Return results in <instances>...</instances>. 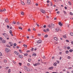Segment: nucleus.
I'll return each mask as SVG.
<instances>
[{
	"instance_id": "nucleus-1",
	"label": "nucleus",
	"mask_w": 73,
	"mask_h": 73,
	"mask_svg": "<svg viewBox=\"0 0 73 73\" xmlns=\"http://www.w3.org/2000/svg\"><path fill=\"white\" fill-rule=\"evenodd\" d=\"M5 51L7 53H8L10 51V49H9V48H6L5 49Z\"/></svg>"
},
{
	"instance_id": "nucleus-2",
	"label": "nucleus",
	"mask_w": 73,
	"mask_h": 73,
	"mask_svg": "<svg viewBox=\"0 0 73 73\" xmlns=\"http://www.w3.org/2000/svg\"><path fill=\"white\" fill-rule=\"evenodd\" d=\"M25 68L26 70L27 71H28V72H29V71H30V70H29V69L27 67H25Z\"/></svg>"
},
{
	"instance_id": "nucleus-3",
	"label": "nucleus",
	"mask_w": 73,
	"mask_h": 73,
	"mask_svg": "<svg viewBox=\"0 0 73 73\" xmlns=\"http://www.w3.org/2000/svg\"><path fill=\"white\" fill-rule=\"evenodd\" d=\"M42 42V41L41 40H39L36 42V43H38V44H40Z\"/></svg>"
},
{
	"instance_id": "nucleus-4",
	"label": "nucleus",
	"mask_w": 73,
	"mask_h": 73,
	"mask_svg": "<svg viewBox=\"0 0 73 73\" xmlns=\"http://www.w3.org/2000/svg\"><path fill=\"white\" fill-rule=\"evenodd\" d=\"M41 12L43 13H45V10L42 9L41 10Z\"/></svg>"
},
{
	"instance_id": "nucleus-5",
	"label": "nucleus",
	"mask_w": 73,
	"mask_h": 73,
	"mask_svg": "<svg viewBox=\"0 0 73 73\" xmlns=\"http://www.w3.org/2000/svg\"><path fill=\"white\" fill-rule=\"evenodd\" d=\"M58 24L60 25V27H62V24H61V22H59L58 23Z\"/></svg>"
},
{
	"instance_id": "nucleus-6",
	"label": "nucleus",
	"mask_w": 73,
	"mask_h": 73,
	"mask_svg": "<svg viewBox=\"0 0 73 73\" xmlns=\"http://www.w3.org/2000/svg\"><path fill=\"white\" fill-rule=\"evenodd\" d=\"M31 3V1L30 0H28L27 3L28 4H30V3Z\"/></svg>"
},
{
	"instance_id": "nucleus-7",
	"label": "nucleus",
	"mask_w": 73,
	"mask_h": 73,
	"mask_svg": "<svg viewBox=\"0 0 73 73\" xmlns=\"http://www.w3.org/2000/svg\"><path fill=\"white\" fill-rule=\"evenodd\" d=\"M5 37H6V38L8 37V34L6 33V34L5 35Z\"/></svg>"
},
{
	"instance_id": "nucleus-8",
	"label": "nucleus",
	"mask_w": 73,
	"mask_h": 73,
	"mask_svg": "<svg viewBox=\"0 0 73 73\" xmlns=\"http://www.w3.org/2000/svg\"><path fill=\"white\" fill-rule=\"evenodd\" d=\"M5 21L6 23H8L9 22V21L8 20V18H7L6 19H5Z\"/></svg>"
},
{
	"instance_id": "nucleus-9",
	"label": "nucleus",
	"mask_w": 73,
	"mask_h": 73,
	"mask_svg": "<svg viewBox=\"0 0 73 73\" xmlns=\"http://www.w3.org/2000/svg\"><path fill=\"white\" fill-rule=\"evenodd\" d=\"M55 31H56L57 32H58L59 31V28H56L55 29Z\"/></svg>"
},
{
	"instance_id": "nucleus-10",
	"label": "nucleus",
	"mask_w": 73,
	"mask_h": 73,
	"mask_svg": "<svg viewBox=\"0 0 73 73\" xmlns=\"http://www.w3.org/2000/svg\"><path fill=\"white\" fill-rule=\"evenodd\" d=\"M53 69V67L52 66L50 67H49L48 68V69L49 70H50V69Z\"/></svg>"
},
{
	"instance_id": "nucleus-11",
	"label": "nucleus",
	"mask_w": 73,
	"mask_h": 73,
	"mask_svg": "<svg viewBox=\"0 0 73 73\" xmlns=\"http://www.w3.org/2000/svg\"><path fill=\"white\" fill-rule=\"evenodd\" d=\"M29 17H30V19H32L33 18V16H32V15H29Z\"/></svg>"
},
{
	"instance_id": "nucleus-12",
	"label": "nucleus",
	"mask_w": 73,
	"mask_h": 73,
	"mask_svg": "<svg viewBox=\"0 0 73 73\" xmlns=\"http://www.w3.org/2000/svg\"><path fill=\"white\" fill-rule=\"evenodd\" d=\"M51 27L52 28H54V24H53L52 23H51Z\"/></svg>"
},
{
	"instance_id": "nucleus-13",
	"label": "nucleus",
	"mask_w": 73,
	"mask_h": 73,
	"mask_svg": "<svg viewBox=\"0 0 73 73\" xmlns=\"http://www.w3.org/2000/svg\"><path fill=\"white\" fill-rule=\"evenodd\" d=\"M6 42V41H5V40L4 39L2 41L3 43H5Z\"/></svg>"
},
{
	"instance_id": "nucleus-14",
	"label": "nucleus",
	"mask_w": 73,
	"mask_h": 73,
	"mask_svg": "<svg viewBox=\"0 0 73 73\" xmlns=\"http://www.w3.org/2000/svg\"><path fill=\"white\" fill-rule=\"evenodd\" d=\"M57 63L56 62L54 63L53 64V65H54V66H57Z\"/></svg>"
},
{
	"instance_id": "nucleus-15",
	"label": "nucleus",
	"mask_w": 73,
	"mask_h": 73,
	"mask_svg": "<svg viewBox=\"0 0 73 73\" xmlns=\"http://www.w3.org/2000/svg\"><path fill=\"white\" fill-rule=\"evenodd\" d=\"M54 39L56 40V41H57L58 40V39L56 37H54Z\"/></svg>"
},
{
	"instance_id": "nucleus-16",
	"label": "nucleus",
	"mask_w": 73,
	"mask_h": 73,
	"mask_svg": "<svg viewBox=\"0 0 73 73\" xmlns=\"http://www.w3.org/2000/svg\"><path fill=\"white\" fill-rule=\"evenodd\" d=\"M23 46L25 48H27V45L26 44H23Z\"/></svg>"
},
{
	"instance_id": "nucleus-17",
	"label": "nucleus",
	"mask_w": 73,
	"mask_h": 73,
	"mask_svg": "<svg viewBox=\"0 0 73 73\" xmlns=\"http://www.w3.org/2000/svg\"><path fill=\"white\" fill-rule=\"evenodd\" d=\"M36 54L35 53H34L33 55V56H36Z\"/></svg>"
},
{
	"instance_id": "nucleus-18",
	"label": "nucleus",
	"mask_w": 73,
	"mask_h": 73,
	"mask_svg": "<svg viewBox=\"0 0 73 73\" xmlns=\"http://www.w3.org/2000/svg\"><path fill=\"white\" fill-rule=\"evenodd\" d=\"M21 3L22 5H24V4H25L22 1H21Z\"/></svg>"
},
{
	"instance_id": "nucleus-19",
	"label": "nucleus",
	"mask_w": 73,
	"mask_h": 73,
	"mask_svg": "<svg viewBox=\"0 0 73 73\" xmlns=\"http://www.w3.org/2000/svg\"><path fill=\"white\" fill-rule=\"evenodd\" d=\"M19 57L20 58H23V56H21V55H19Z\"/></svg>"
},
{
	"instance_id": "nucleus-20",
	"label": "nucleus",
	"mask_w": 73,
	"mask_h": 73,
	"mask_svg": "<svg viewBox=\"0 0 73 73\" xmlns=\"http://www.w3.org/2000/svg\"><path fill=\"white\" fill-rule=\"evenodd\" d=\"M69 52H73V49H70L69 50Z\"/></svg>"
},
{
	"instance_id": "nucleus-21",
	"label": "nucleus",
	"mask_w": 73,
	"mask_h": 73,
	"mask_svg": "<svg viewBox=\"0 0 73 73\" xmlns=\"http://www.w3.org/2000/svg\"><path fill=\"white\" fill-rule=\"evenodd\" d=\"M16 24V21H14L12 23V24Z\"/></svg>"
},
{
	"instance_id": "nucleus-22",
	"label": "nucleus",
	"mask_w": 73,
	"mask_h": 73,
	"mask_svg": "<svg viewBox=\"0 0 73 73\" xmlns=\"http://www.w3.org/2000/svg\"><path fill=\"white\" fill-rule=\"evenodd\" d=\"M19 29H21V30H22V29H23V28H22L21 27H19Z\"/></svg>"
},
{
	"instance_id": "nucleus-23",
	"label": "nucleus",
	"mask_w": 73,
	"mask_h": 73,
	"mask_svg": "<svg viewBox=\"0 0 73 73\" xmlns=\"http://www.w3.org/2000/svg\"><path fill=\"white\" fill-rule=\"evenodd\" d=\"M36 25H37L38 27H40V25H39L38 24H37V23H36Z\"/></svg>"
},
{
	"instance_id": "nucleus-24",
	"label": "nucleus",
	"mask_w": 73,
	"mask_h": 73,
	"mask_svg": "<svg viewBox=\"0 0 73 73\" xmlns=\"http://www.w3.org/2000/svg\"><path fill=\"white\" fill-rule=\"evenodd\" d=\"M44 37L45 38H46V37H48V35H46L44 36Z\"/></svg>"
},
{
	"instance_id": "nucleus-25",
	"label": "nucleus",
	"mask_w": 73,
	"mask_h": 73,
	"mask_svg": "<svg viewBox=\"0 0 73 73\" xmlns=\"http://www.w3.org/2000/svg\"><path fill=\"white\" fill-rule=\"evenodd\" d=\"M24 55L25 56H27V55H28V54L26 53V54H24Z\"/></svg>"
},
{
	"instance_id": "nucleus-26",
	"label": "nucleus",
	"mask_w": 73,
	"mask_h": 73,
	"mask_svg": "<svg viewBox=\"0 0 73 73\" xmlns=\"http://www.w3.org/2000/svg\"><path fill=\"white\" fill-rule=\"evenodd\" d=\"M9 32L10 34H12V31L11 30H10Z\"/></svg>"
},
{
	"instance_id": "nucleus-27",
	"label": "nucleus",
	"mask_w": 73,
	"mask_h": 73,
	"mask_svg": "<svg viewBox=\"0 0 73 73\" xmlns=\"http://www.w3.org/2000/svg\"><path fill=\"white\" fill-rule=\"evenodd\" d=\"M28 61L29 62H30L31 61V59H29L28 60Z\"/></svg>"
},
{
	"instance_id": "nucleus-28",
	"label": "nucleus",
	"mask_w": 73,
	"mask_h": 73,
	"mask_svg": "<svg viewBox=\"0 0 73 73\" xmlns=\"http://www.w3.org/2000/svg\"><path fill=\"white\" fill-rule=\"evenodd\" d=\"M21 15H24V12H22L21 13Z\"/></svg>"
},
{
	"instance_id": "nucleus-29",
	"label": "nucleus",
	"mask_w": 73,
	"mask_h": 73,
	"mask_svg": "<svg viewBox=\"0 0 73 73\" xmlns=\"http://www.w3.org/2000/svg\"><path fill=\"white\" fill-rule=\"evenodd\" d=\"M70 49V47L69 46L67 47V49L69 50Z\"/></svg>"
},
{
	"instance_id": "nucleus-30",
	"label": "nucleus",
	"mask_w": 73,
	"mask_h": 73,
	"mask_svg": "<svg viewBox=\"0 0 73 73\" xmlns=\"http://www.w3.org/2000/svg\"><path fill=\"white\" fill-rule=\"evenodd\" d=\"M19 51L20 53H22L23 52H22V51H21V50H19Z\"/></svg>"
},
{
	"instance_id": "nucleus-31",
	"label": "nucleus",
	"mask_w": 73,
	"mask_h": 73,
	"mask_svg": "<svg viewBox=\"0 0 73 73\" xmlns=\"http://www.w3.org/2000/svg\"><path fill=\"white\" fill-rule=\"evenodd\" d=\"M8 72L9 73L10 72H11V69H9V70Z\"/></svg>"
},
{
	"instance_id": "nucleus-32",
	"label": "nucleus",
	"mask_w": 73,
	"mask_h": 73,
	"mask_svg": "<svg viewBox=\"0 0 73 73\" xmlns=\"http://www.w3.org/2000/svg\"><path fill=\"white\" fill-rule=\"evenodd\" d=\"M70 35H71V36H73V33H70Z\"/></svg>"
},
{
	"instance_id": "nucleus-33",
	"label": "nucleus",
	"mask_w": 73,
	"mask_h": 73,
	"mask_svg": "<svg viewBox=\"0 0 73 73\" xmlns=\"http://www.w3.org/2000/svg\"><path fill=\"white\" fill-rule=\"evenodd\" d=\"M66 53H67V54H68V53H69V51L67 50L66 52Z\"/></svg>"
},
{
	"instance_id": "nucleus-34",
	"label": "nucleus",
	"mask_w": 73,
	"mask_h": 73,
	"mask_svg": "<svg viewBox=\"0 0 73 73\" xmlns=\"http://www.w3.org/2000/svg\"><path fill=\"white\" fill-rule=\"evenodd\" d=\"M50 3L51 4L50 6H51V7H52V5H52V2H50Z\"/></svg>"
},
{
	"instance_id": "nucleus-35",
	"label": "nucleus",
	"mask_w": 73,
	"mask_h": 73,
	"mask_svg": "<svg viewBox=\"0 0 73 73\" xmlns=\"http://www.w3.org/2000/svg\"><path fill=\"white\" fill-rule=\"evenodd\" d=\"M68 3L70 5H72V3H71L70 1L68 2Z\"/></svg>"
},
{
	"instance_id": "nucleus-36",
	"label": "nucleus",
	"mask_w": 73,
	"mask_h": 73,
	"mask_svg": "<svg viewBox=\"0 0 73 73\" xmlns=\"http://www.w3.org/2000/svg\"><path fill=\"white\" fill-rule=\"evenodd\" d=\"M33 65L35 66H37V64L36 63L35 64H34Z\"/></svg>"
},
{
	"instance_id": "nucleus-37",
	"label": "nucleus",
	"mask_w": 73,
	"mask_h": 73,
	"mask_svg": "<svg viewBox=\"0 0 73 73\" xmlns=\"http://www.w3.org/2000/svg\"><path fill=\"white\" fill-rule=\"evenodd\" d=\"M44 32H46V29H44L43 30Z\"/></svg>"
},
{
	"instance_id": "nucleus-38",
	"label": "nucleus",
	"mask_w": 73,
	"mask_h": 73,
	"mask_svg": "<svg viewBox=\"0 0 73 73\" xmlns=\"http://www.w3.org/2000/svg\"><path fill=\"white\" fill-rule=\"evenodd\" d=\"M13 45H14V46H16V45H17V44H16V43H14L13 44Z\"/></svg>"
},
{
	"instance_id": "nucleus-39",
	"label": "nucleus",
	"mask_w": 73,
	"mask_h": 73,
	"mask_svg": "<svg viewBox=\"0 0 73 73\" xmlns=\"http://www.w3.org/2000/svg\"><path fill=\"white\" fill-rule=\"evenodd\" d=\"M70 15H73V13H72V12H70Z\"/></svg>"
},
{
	"instance_id": "nucleus-40",
	"label": "nucleus",
	"mask_w": 73,
	"mask_h": 73,
	"mask_svg": "<svg viewBox=\"0 0 73 73\" xmlns=\"http://www.w3.org/2000/svg\"><path fill=\"white\" fill-rule=\"evenodd\" d=\"M16 55H17V56H19V53H17L16 54Z\"/></svg>"
},
{
	"instance_id": "nucleus-41",
	"label": "nucleus",
	"mask_w": 73,
	"mask_h": 73,
	"mask_svg": "<svg viewBox=\"0 0 73 73\" xmlns=\"http://www.w3.org/2000/svg\"><path fill=\"white\" fill-rule=\"evenodd\" d=\"M36 65H40V63L38 62V63H36Z\"/></svg>"
},
{
	"instance_id": "nucleus-42",
	"label": "nucleus",
	"mask_w": 73,
	"mask_h": 73,
	"mask_svg": "<svg viewBox=\"0 0 73 73\" xmlns=\"http://www.w3.org/2000/svg\"><path fill=\"white\" fill-rule=\"evenodd\" d=\"M68 59H70V56H68Z\"/></svg>"
},
{
	"instance_id": "nucleus-43",
	"label": "nucleus",
	"mask_w": 73,
	"mask_h": 73,
	"mask_svg": "<svg viewBox=\"0 0 73 73\" xmlns=\"http://www.w3.org/2000/svg\"><path fill=\"white\" fill-rule=\"evenodd\" d=\"M48 27H49V28H50V27H51V26H50V25H49L48 26Z\"/></svg>"
},
{
	"instance_id": "nucleus-44",
	"label": "nucleus",
	"mask_w": 73,
	"mask_h": 73,
	"mask_svg": "<svg viewBox=\"0 0 73 73\" xmlns=\"http://www.w3.org/2000/svg\"><path fill=\"white\" fill-rule=\"evenodd\" d=\"M19 64L20 66H21V65L22 64L21 63H19Z\"/></svg>"
},
{
	"instance_id": "nucleus-45",
	"label": "nucleus",
	"mask_w": 73,
	"mask_h": 73,
	"mask_svg": "<svg viewBox=\"0 0 73 73\" xmlns=\"http://www.w3.org/2000/svg\"><path fill=\"white\" fill-rule=\"evenodd\" d=\"M7 29H8V28H9V25H7Z\"/></svg>"
},
{
	"instance_id": "nucleus-46",
	"label": "nucleus",
	"mask_w": 73,
	"mask_h": 73,
	"mask_svg": "<svg viewBox=\"0 0 73 73\" xmlns=\"http://www.w3.org/2000/svg\"><path fill=\"white\" fill-rule=\"evenodd\" d=\"M17 24H18V25H19V24H20V23H19V22H17Z\"/></svg>"
},
{
	"instance_id": "nucleus-47",
	"label": "nucleus",
	"mask_w": 73,
	"mask_h": 73,
	"mask_svg": "<svg viewBox=\"0 0 73 73\" xmlns=\"http://www.w3.org/2000/svg\"><path fill=\"white\" fill-rule=\"evenodd\" d=\"M63 37H64V38H66V36L64 35V36H63Z\"/></svg>"
},
{
	"instance_id": "nucleus-48",
	"label": "nucleus",
	"mask_w": 73,
	"mask_h": 73,
	"mask_svg": "<svg viewBox=\"0 0 73 73\" xmlns=\"http://www.w3.org/2000/svg\"><path fill=\"white\" fill-rule=\"evenodd\" d=\"M38 36H41V34H38Z\"/></svg>"
},
{
	"instance_id": "nucleus-49",
	"label": "nucleus",
	"mask_w": 73,
	"mask_h": 73,
	"mask_svg": "<svg viewBox=\"0 0 73 73\" xmlns=\"http://www.w3.org/2000/svg\"><path fill=\"white\" fill-rule=\"evenodd\" d=\"M33 49H34V48H32L31 49V51H33Z\"/></svg>"
},
{
	"instance_id": "nucleus-50",
	"label": "nucleus",
	"mask_w": 73,
	"mask_h": 73,
	"mask_svg": "<svg viewBox=\"0 0 73 73\" xmlns=\"http://www.w3.org/2000/svg\"><path fill=\"white\" fill-rule=\"evenodd\" d=\"M6 34V33H4L3 34V36H5V35Z\"/></svg>"
},
{
	"instance_id": "nucleus-51",
	"label": "nucleus",
	"mask_w": 73,
	"mask_h": 73,
	"mask_svg": "<svg viewBox=\"0 0 73 73\" xmlns=\"http://www.w3.org/2000/svg\"><path fill=\"white\" fill-rule=\"evenodd\" d=\"M4 62H7V60H4Z\"/></svg>"
},
{
	"instance_id": "nucleus-52",
	"label": "nucleus",
	"mask_w": 73,
	"mask_h": 73,
	"mask_svg": "<svg viewBox=\"0 0 73 73\" xmlns=\"http://www.w3.org/2000/svg\"><path fill=\"white\" fill-rule=\"evenodd\" d=\"M49 2H50V1H49V0H47V3H49Z\"/></svg>"
},
{
	"instance_id": "nucleus-53",
	"label": "nucleus",
	"mask_w": 73,
	"mask_h": 73,
	"mask_svg": "<svg viewBox=\"0 0 73 73\" xmlns=\"http://www.w3.org/2000/svg\"><path fill=\"white\" fill-rule=\"evenodd\" d=\"M56 13L58 14H59V13H60V12H59V11H58L56 12Z\"/></svg>"
},
{
	"instance_id": "nucleus-54",
	"label": "nucleus",
	"mask_w": 73,
	"mask_h": 73,
	"mask_svg": "<svg viewBox=\"0 0 73 73\" xmlns=\"http://www.w3.org/2000/svg\"><path fill=\"white\" fill-rule=\"evenodd\" d=\"M56 62H58V63H59L60 62V61L57 60H56Z\"/></svg>"
},
{
	"instance_id": "nucleus-55",
	"label": "nucleus",
	"mask_w": 73,
	"mask_h": 73,
	"mask_svg": "<svg viewBox=\"0 0 73 73\" xmlns=\"http://www.w3.org/2000/svg\"><path fill=\"white\" fill-rule=\"evenodd\" d=\"M28 31H29V32H31V29H29L28 30Z\"/></svg>"
},
{
	"instance_id": "nucleus-56",
	"label": "nucleus",
	"mask_w": 73,
	"mask_h": 73,
	"mask_svg": "<svg viewBox=\"0 0 73 73\" xmlns=\"http://www.w3.org/2000/svg\"><path fill=\"white\" fill-rule=\"evenodd\" d=\"M43 27H44V28H46V25H44L43 26Z\"/></svg>"
},
{
	"instance_id": "nucleus-57",
	"label": "nucleus",
	"mask_w": 73,
	"mask_h": 73,
	"mask_svg": "<svg viewBox=\"0 0 73 73\" xmlns=\"http://www.w3.org/2000/svg\"><path fill=\"white\" fill-rule=\"evenodd\" d=\"M64 8L65 9H67V7H65Z\"/></svg>"
},
{
	"instance_id": "nucleus-58",
	"label": "nucleus",
	"mask_w": 73,
	"mask_h": 73,
	"mask_svg": "<svg viewBox=\"0 0 73 73\" xmlns=\"http://www.w3.org/2000/svg\"><path fill=\"white\" fill-rule=\"evenodd\" d=\"M46 30H47V31H48H48H49V29H47Z\"/></svg>"
},
{
	"instance_id": "nucleus-59",
	"label": "nucleus",
	"mask_w": 73,
	"mask_h": 73,
	"mask_svg": "<svg viewBox=\"0 0 73 73\" xmlns=\"http://www.w3.org/2000/svg\"><path fill=\"white\" fill-rule=\"evenodd\" d=\"M0 40H3V38H2V37H0Z\"/></svg>"
},
{
	"instance_id": "nucleus-60",
	"label": "nucleus",
	"mask_w": 73,
	"mask_h": 73,
	"mask_svg": "<svg viewBox=\"0 0 73 73\" xmlns=\"http://www.w3.org/2000/svg\"><path fill=\"white\" fill-rule=\"evenodd\" d=\"M17 53V51H14V53H15V54H16Z\"/></svg>"
},
{
	"instance_id": "nucleus-61",
	"label": "nucleus",
	"mask_w": 73,
	"mask_h": 73,
	"mask_svg": "<svg viewBox=\"0 0 73 73\" xmlns=\"http://www.w3.org/2000/svg\"><path fill=\"white\" fill-rule=\"evenodd\" d=\"M6 69H8V68H9V67H6Z\"/></svg>"
},
{
	"instance_id": "nucleus-62",
	"label": "nucleus",
	"mask_w": 73,
	"mask_h": 73,
	"mask_svg": "<svg viewBox=\"0 0 73 73\" xmlns=\"http://www.w3.org/2000/svg\"><path fill=\"white\" fill-rule=\"evenodd\" d=\"M13 62L14 64H16V62H15V61H13Z\"/></svg>"
},
{
	"instance_id": "nucleus-63",
	"label": "nucleus",
	"mask_w": 73,
	"mask_h": 73,
	"mask_svg": "<svg viewBox=\"0 0 73 73\" xmlns=\"http://www.w3.org/2000/svg\"><path fill=\"white\" fill-rule=\"evenodd\" d=\"M63 12L65 14H66V12H65L64 11H63Z\"/></svg>"
},
{
	"instance_id": "nucleus-64",
	"label": "nucleus",
	"mask_w": 73,
	"mask_h": 73,
	"mask_svg": "<svg viewBox=\"0 0 73 73\" xmlns=\"http://www.w3.org/2000/svg\"><path fill=\"white\" fill-rule=\"evenodd\" d=\"M33 31H36V29H35V28H33Z\"/></svg>"
}]
</instances>
